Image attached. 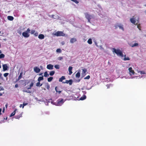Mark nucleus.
<instances>
[{"instance_id": "14", "label": "nucleus", "mask_w": 146, "mask_h": 146, "mask_svg": "<svg viewBox=\"0 0 146 146\" xmlns=\"http://www.w3.org/2000/svg\"><path fill=\"white\" fill-rule=\"evenodd\" d=\"M77 41V40L76 38H72L70 40V42L73 43Z\"/></svg>"}, {"instance_id": "20", "label": "nucleus", "mask_w": 146, "mask_h": 146, "mask_svg": "<svg viewBox=\"0 0 146 146\" xmlns=\"http://www.w3.org/2000/svg\"><path fill=\"white\" fill-rule=\"evenodd\" d=\"M120 29H121L122 31H124V28L123 27V26L122 25L120 24L119 25V27Z\"/></svg>"}, {"instance_id": "44", "label": "nucleus", "mask_w": 146, "mask_h": 146, "mask_svg": "<svg viewBox=\"0 0 146 146\" xmlns=\"http://www.w3.org/2000/svg\"><path fill=\"white\" fill-rule=\"evenodd\" d=\"M119 25H115L114 27L115 29H117L118 27H119Z\"/></svg>"}, {"instance_id": "19", "label": "nucleus", "mask_w": 146, "mask_h": 146, "mask_svg": "<svg viewBox=\"0 0 146 146\" xmlns=\"http://www.w3.org/2000/svg\"><path fill=\"white\" fill-rule=\"evenodd\" d=\"M22 115L21 113L19 115H16L15 116V118L17 119H19L20 118L22 117Z\"/></svg>"}, {"instance_id": "10", "label": "nucleus", "mask_w": 146, "mask_h": 146, "mask_svg": "<svg viewBox=\"0 0 146 146\" xmlns=\"http://www.w3.org/2000/svg\"><path fill=\"white\" fill-rule=\"evenodd\" d=\"M34 70L35 72L36 73H38L40 71V69L37 67L34 68Z\"/></svg>"}, {"instance_id": "58", "label": "nucleus", "mask_w": 146, "mask_h": 146, "mask_svg": "<svg viewBox=\"0 0 146 146\" xmlns=\"http://www.w3.org/2000/svg\"><path fill=\"white\" fill-rule=\"evenodd\" d=\"M2 95H3V94L2 93L0 92V96H2Z\"/></svg>"}, {"instance_id": "48", "label": "nucleus", "mask_w": 146, "mask_h": 146, "mask_svg": "<svg viewBox=\"0 0 146 146\" xmlns=\"http://www.w3.org/2000/svg\"><path fill=\"white\" fill-rule=\"evenodd\" d=\"M2 74L0 73V78L1 79H3V78L2 77Z\"/></svg>"}, {"instance_id": "57", "label": "nucleus", "mask_w": 146, "mask_h": 146, "mask_svg": "<svg viewBox=\"0 0 146 146\" xmlns=\"http://www.w3.org/2000/svg\"><path fill=\"white\" fill-rule=\"evenodd\" d=\"M1 108H0V115H1Z\"/></svg>"}, {"instance_id": "1", "label": "nucleus", "mask_w": 146, "mask_h": 146, "mask_svg": "<svg viewBox=\"0 0 146 146\" xmlns=\"http://www.w3.org/2000/svg\"><path fill=\"white\" fill-rule=\"evenodd\" d=\"M112 51L115 52L117 55L119 56H121V57L123 56V54L122 52L119 49H116L115 48H112Z\"/></svg>"}, {"instance_id": "25", "label": "nucleus", "mask_w": 146, "mask_h": 146, "mask_svg": "<svg viewBox=\"0 0 146 146\" xmlns=\"http://www.w3.org/2000/svg\"><path fill=\"white\" fill-rule=\"evenodd\" d=\"M87 42L89 44H92V39L91 38H89V39H88V40Z\"/></svg>"}, {"instance_id": "23", "label": "nucleus", "mask_w": 146, "mask_h": 146, "mask_svg": "<svg viewBox=\"0 0 146 146\" xmlns=\"http://www.w3.org/2000/svg\"><path fill=\"white\" fill-rule=\"evenodd\" d=\"M44 76L45 77H48L49 76V74H48V72L47 71H46L44 72Z\"/></svg>"}, {"instance_id": "38", "label": "nucleus", "mask_w": 146, "mask_h": 146, "mask_svg": "<svg viewBox=\"0 0 146 146\" xmlns=\"http://www.w3.org/2000/svg\"><path fill=\"white\" fill-rule=\"evenodd\" d=\"M137 27L139 30H141V27L140 24L137 25Z\"/></svg>"}, {"instance_id": "60", "label": "nucleus", "mask_w": 146, "mask_h": 146, "mask_svg": "<svg viewBox=\"0 0 146 146\" xmlns=\"http://www.w3.org/2000/svg\"><path fill=\"white\" fill-rule=\"evenodd\" d=\"M42 73H41L39 74V76H41V75H42Z\"/></svg>"}, {"instance_id": "56", "label": "nucleus", "mask_w": 146, "mask_h": 146, "mask_svg": "<svg viewBox=\"0 0 146 146\" xmlns=\"http://www.w3.org/2000/svg\"><path fill=\"white\" fill-rule=\"evenodd\" d=\"M20 80V79H19V78H18L16 79V82H17L18 81Z\"/></svg>"}, {"instance_id": "61", "label": "nucleus", "mask_w": 146, "mask_h": 146, "mask_svg": "<svg viewBox=\"0 0 146 146\" xmlns=\"http://www.w3.org/2000/svg\"><path fill=\"white\" fill-rule=\"evenodd\" d=\"M4 111H5V108H3V112H4Z\"/></svg>"}, {"instance_id": "17", "label": "nucleus", "mask_w": 146, "mask_h": 146, "mask_svg": "<svg viewBox=\"0 0 146 146\" xmlns=\"http://www.w3.org/2000/svg\"><path fill=\"white\" fill-rule=\"evenodd\" d=\"M7 19L11 21L13 20L14 18L12 16H9L7 17Z\"/></svg>"}, {"instance_id": "29", "label": "nucleus", "mask_w": 146, "mask_h": 146, "mask_svg": "<svg viewBox=\"0 0 146 146\" xmlns=\"http://www.w3.org/2000/svg\"><path fill=\"white\" fill-rule=\"evenodd\" d=\"M138 45V44L137 43H135L134 44L130 45L132 47H133L135 46H137Z\"/></svg>"}, {"instance_id": "40", "label": "nucleus", "mask_w": 146, "mask_h": 146, "mask_svg": "<svg viewBox=\"0 0 146 146\" xmlns=\"http://www.w3.org/2000/svg\"><path fill=\"white\" fill-rule=\"evenodd\" d=\"M35 32V30H33L31 31V33L32 34H34Z\"/></svg>"}, {"instance_id": "49", "label": "nucleus", "mask_w": 146, "mask_h": 146, "mask_svg": "<svg viewBox=\"0 0 146 146\" xmlns=\"http://www.w3.org/2000/svg\"><path fill=\"white\" fill-rule=\"evenodd\" d=\"M15 88H17L18 87V85L17 84H16L15 85Z\"/></svg>"}, {"instance_id": "54", "label": "nucleus", "mask_w": 146, "mask_h": 146, "mask_svg": "<svg viewBox=\"0 0 146 146\" xmlns=\"http://www.w3.org/2000/svg\"><path fill=\"white\" fill-rule=\"evenodd\" d=\"M58 93L60 94V93L61 92V91H58Z\"/></svg>"}, {"instance_id": "35", "label": "nucleus", "mask_w": 146, "mask_h": 146, "mask_svg": "<svg viewBox=\"0 0 146 146\" xmlns=\"http://www.w3.org/2000/svg\"><path fill=\"white\" fill-rule=\"evenodd\" d=\"M54 67L56 69H59L60 68V66L58 65H56L54 66Z\"/></svg>"}, {"instance_id": "3", "label": "nucleus", "mask_w": 146, "mask_h": 146, "mask_svg": "<svg viewBox=\"0 0 146 146\" xmlns=\"http://www.w3.org/2000/svg\"><path fill=\"white\" fill-rule=\"evenodd\" d=\"M64 101L62 99H59L57 101V105L61 106L64 103Z\"/></svg>"}, {"instance_id": "64", "label": "nucleus", "mask_w": 146, "mask_h": 146, "mask_svg": "<svg viewBox=\"0 0 146 146\" xmlns=\"http://www.w3.org/2000/svg\"><path fill=\"white\" fill-rule=\"evenodd\" d=\"M145 14L146 15V10L145 11Z\"/></svg>"}, {"instance_id": "22", "label": "nucleus", "mask_w": 146, "mask_h": 146, "mask_svg": "<svg viewBox=\"0 0 146 146\" xmlns=\"http://www.w3.org/2000/svg\"><path fill=\"white\" fill-rule=\"evenodd\" d=\"M44 79V78L43 76L39 77L38 79V81L39 82L43 80Z\"/></svg>"}, {"instance_id": "9", "label": "nucleus", "mask_w": 146, "mask_h": 146, "mask_svg": "<svg viewBox=\"0 0 146 146\" xmlns=\"http://www.w3.org/2000/svg\"><path fill=\"white\" fill-rule=\"evenodd\" d=\"M130 21L132 23L134 24V25L137 24V23H135L136 21H135V18H134V17H133L131 18L130 19Z\"/></svg>"}, {"instance_id": "27", "label": "nucleus", "mask_w": 146, "mask_h": 146, "mask_svg": "<svg viewBox=\"0 0 146 146\" xmlns=\"http://www.w3.org/2000/svg\"><path fill=\"white\" fill-rule=\"evenodd\" d=\"M17 111V110H15L10 115V117H12L14 116L16 113V111Z\"/></svg>"}, {"instance_id": "6", "label": "nucleus", "mask_w": 146, "mask_h": 146, "mask_svg": "<svg viewBox=\"0 0 146 146\" xmlns=\"http://www.w3.org/2000/svg\"><path fill=\"white\" fill-rule=\"evenodd\" d=\"M128 70L129 72V74L130 75H131L132 74L133 75L134 74V71L133 70H132V67H129L128 69Z\"/></svg>"}, {"instance_id": "50", "label": "nucleus", "mask_w": 146, "mask_h": 146, "mask_svg": "<svg viewBox=\"0 0 146 146\" xmlns=\"http://www.w3.org/2000/svg\"><path fill=\"white\" fill-rule=\"evenodd\" d=\"M4 90V88H0V91H1V90Z\"/></svg>"}, {"instance_id": "16", "label": "nucleus", "mask_w": 146, "mask_h": 146, "mask_svg": "<svg viewBox=\"0 0 146 146\" xmlns=\"http://www.w3.org/2000/svg\"><path fill=\"white\" fill-rule=\"evenodd\" d=\"M65 79V78L64 76H62L59 79V81L60 82H63L62 81Z\"/></svg>"}, {"instance_id": "37", "label": "nucleus", "mask_w": 146, "mask_h": 146, "mask_svg": "<svg viewBox=\"0 0 146 146\" xmlns=\"http://www.w3.org/2000/svg\"><path fill=\"white\" fill-rule=\"evenodd\" d=\"M9 74L8 73H6L3 74L4 76L5 77H7L9 75Z\"/></svg>"}, {"instance_id": "47", "label": "nucleus", "mask_w": 146, "mask_h": 146, "mask_svg": "<svg viewBox=\"0 0 146 146\" xmlns=\"http://www.w3.org/2000/svg\"><path fill=\"white\" fill-rule=\"evenodd\" d=\"M3 120H1V121H4V120L5 119L6 120H7V117H6V118H5V117H3Z\"/></svg>"}, {"instance_id": "41", "label": "nucleus", "mask_w": 146, "mask_h": 146, "mask_svg": "<svg viewBox=\"0 0 146 146\" xmlns=\"http://www.w3.org/2000/svg\"><path fill=\"white\" fill-rule=\"evenodd\" d=\"M56 51L57 52H61V50L60 48H58L56 50Z\"/></svg>"}, {"instance_id": "39", "label": "nucleus", "mask_w": 146, "mask_h": 146, "mask_svg": "<svg viewBox=\"0 0 146 146\" xmlns=\"http://www.w3.org/2000/svg\"><path fill=\"white\" fill-rule=\"evenodd\" d=\"M34 35L35 36H37L38 35V33L37 32H36Z\"/></svg>"}, {"instance_id": "30", "label": "nucleus", "mask_w": 146, "mask_h": 146, "mask_svg": "<svg viewBox=\"0 0 146 146\" xmlns=\"http://www.w3.org/2000/svg\"><path fill=\"white\" fill-rule=\"evenodd\" d=\"M138 73H140L141 74H145L146 73L144 71H139L138 72Z\"/></svg>"}, {"instance_id": "51", "label": "nucleus", "mask_w": 146, "mask_h": 146, "mask_svg": "<svg viewBox=\"0 0 146 146\" xmlns=\"http://www.w3.org/2000/svg\"><path fill=\"white\" fill-rule=\"evenodd\" d=\"M59 60H61L62 59V57H60L59 58Z\"/></svg>"}, {"instance_id": "18", "label": "nucleus", "mask_w": 146, "mask_h": 146, "mask_svg": "<svg viewBox=\"0 0 146 146\" xmlns=\"http://www.w3.org/2000/svg\"><path fill=\"white\" fill-rule=\"evenodd\" d=\"M80 76V73L79 72H78L76 74V77L77 78H79Z\"/></svg>"}, {"instance_id": "21", "label": "nucleus", "mask_w": 146, "mask_h": 146, "mask_svg": "<svg viewBox=\"0 0 146 146\" xmlns=\"http://www.w3.org/2000/svg\"><path fill=\"white\" fill-rule=\"evenodd\" d=\"M86 98V96L85 95H84L83 96H82L80 99V100H84Z\"/></svg>"}, {"instance_id": "36", "label": "nucleus", "mask_w": 146, "mask_h": 146, "mask_svg": "<svg viewBox=\"0 0 146 146\" xmlns=\"http://www.w3.org/2000/svg\"><path fill=\"white\" fill-rule=\"evenodd\" d=\"M90 78V76L89 75H88L86 77L84 78V79H89Z\"/></svg>"}, {"instance_id": "33", "label": "nucleus", "mask_w": 146, "mask_h": 146, "mask_svg": "<svg viewBox=\"0 0 146 146\" xmlns=\"http://www.w3.org/2000/svg\"><path fill=\"white\" fill-rule=\"evenodd\" d=\"M47 88L48 90H49L50 87L49 85L47 83L45 86Z\"/></svg>"}, {"instance_id": "13", "label": "nucleus", "mask_w": 146, "mask_h": 146, "mask_svg": "<svg viewBox=\"0 0 146 146\" xmlns=\"http://www.w3.org/2000/svg\"><path fill=\"white\" fill-rule=\"evenodd\" d=\"M72 67L71 66H70L68 68V71L69 72V74L70 75H71L72 73Z\"/></svg>"}, {"instance_id": "63", "label": "nucleus", "mask_w": 146, "mask_h": 146, "mask_svg": "<svg viewBox=\"0 0 146 146\" xmlns=\"http://www.w3.org/2000/svg\"><path fill=\"white\" fill-rule=\"evenodd\" d=\"M7 105H6V108H7Z\"/></svg>"}, {"instance_id": "11", "label": "nucleus", "mask_w": 146, "mask_h": 146, "mask_svg": "<svg viewBox=\"0 0 146 146\" xmlns=\"http://www.w3.org/2000/svg\"><path fill=\"white\" fill-rule=\"evenodd\" d=\"M46 68L49 70H52L53 68V65L51 64H49L47 65Z\"/></svg>"}, {"instance_id": "15", "label": "nucleus", "mask_w": 146, "mask_h": 146, "mask_svg": "<svg viewBox=\"0 0 146 146\" xmlns=\"http://www.w3.org/2000/svg\"><path fill=\"white\" fill-rule=\"evenodd\" d=\"M44 35L42 34H39L38 36V38L40 39H42L44 38Z\"/></svg>"}, {"instance_id": "34", "label": "nucleus", "mask_w": 146, "mask_h": 146, "mask_svg": "<svg viewBox=\"0 0 146 146\" xmlns=\"http://www.w3.org/2000/svg\"><path fill=\"white\" fill-rule=\"evenodd\" d=\"M22 74H23V73L22 72H21L20 73V74L18 77L19 79H20L22 77Z\"/></svg>"}, {"instance_id": "43", "label": "nucleus", "mask_w": 146, "mask_h": 146, "mask_svg": "<svg viewBox=\"0 0 146 146\" xmlns=\"http://www.w3.org/2000/svg\"><path fill=\"white\" fill-rule=\"evenodd\" d=\"M33 82H31V83L30 85L29 86L32 88V87H33Z\"/></svg>"}, {"instance_id": "7", "label": "nucleus", "mask_w": 146, "mask_h": 146, "mask_svg": "<svg viewBox=\"0 0 146 146\" xmlns=\"http://www.w3.org/2000/svg\"><path fill=\"white\" fill-rule=\"evenodd\" d=\"M22 35L24 37L28 38L29 36L30 35L27 32H24L23 33Z\"/></svg>"}, {"instance_id": "42", "label": "nucleus", "mask_w": 146, "mask_h": 146, "mask_svg": "<svg viewBox=\"0 0 146 146\" xmlns=\"http://www.w3.org/2000/svg\"><path fill=\"white\" fill-rule=\"evenodd\" d=\"M31 31L30 29L29 28H28L27 30L25 31L26 32H27V33H29L30 31Z\"/></svg>"}, {"instance_id": "59", "label": "nucleus", "mask_w": 146, "mask_h": 146, "mask_svg": "<svg viewBox=\"0 0 146 146\" xmlns=\"http://www.w3.org/2000/svg\"><path fill=\"white\" fill-rule=\"evenodd\" d=\"M54 15H52V16H51V17H52V18H54Z\"/></svg>"}, {"instance_id": "31", "label": "nucleus", "mask_w": 146, "mask_h": 146, "mask_svg": "<svg viewBox=\"0 0 146 146\" xmlns=\"http://www.w3.org/2000/svg\"><path fill=\"white\" fill-rule=\"evenodd\" d=\"M42 85V84H40V82H39L37 83L36 84V86H41Z\"/></svg>"}, {"instance_id": "53", "label": "nucleus", "mask_w": 146, "mask_h": 146, "mask_svg": "<svg viewBox=\"0 0 146 146\" xmlns=\"http://www.w3.org/2000/svg\"><path fill=\"white\" fill-rule=\"evenodd\" d=\"M23 104H21L20 105V106H19V107H20V108H21V107H23Z\"/></svg>"}, {"instance_id": "32", "label": "nucleus", "mask_w": 146, "mask_h": 146, "mask_svg": "<svg viewBox=\"0 0 146 146\" xmlns=\"http://www.w3.org/2000/svg\"><path fill=\"white\" fill-rule=\"evenodd\" d=\"M5 55L3 54H0V59L3 58L5 57Z\"/></svg>"}, {"instance_id": "52", "label": "nucleus", "mask_w": 146, "mask_h": 146, "mask_svg": "<svg viewBox=\"0 0 146 146\" xmlns=\"http://www.w3.org/2000/svg\"><path fill=\"white\" fill-rule=\"evenodd\" d=\"M57 87H56L55 88V90L56 91V92H58V90L57 89Z\"/></svg>"}, {"instance_id": "55", "label": "nucleus", "mask_w": 146, "mask_h": 146, "mask_svg": "<svg viewBox=\"0 0 146 146\" xmlns=\"http://www.w3.org/2000/svg\"><path fill=\"white\" fill-rule=\"evenodd\" d=\"M31 87H30V86H29V87H28L27 88V89L29 90V89H31Z\"/></svg>"}, {"instance_id": "28", "label": "nucleus", "mask_w": 146, "mask_h": 146, "mask_svg": "<svg viewBox=\"0 0 146 146\" xmlns=\"http://www.w3.org/2000/svg\"><path fill=\"white\" fill-rule=\"evenodd\" d=\"M53 79V78L52 77H51L48 78V79H47L48 82H51L52 80Z\"/></svg>"}, {"instance_id": "2", "label": "nucleus", "mask_w": 146, "mask_h": 146, "mask_svg": "<svg viewBox=\"0 0 146 146\" xmlns=\"http://www.w3.org/2000/svg\"><path fill=\"white\" fill-rule=\"evenodd\" d=\"M53 35L54 36H65V34L63 32L59 31L56 32Z\"/></svg>"}, {"instance_id": "26", "label": "nucleus", "mask_w": 146, "mask_h": 146, "mask_svg": "<svg viewBox=\"0 0 146 146\" xmlns=\"http://www.w3.org/2000/svg\"><path fill=\"white\" fill-rule=\"evenodd\" d=\"M55 73V71H50L49 73V75L51 76L53 75Z\"/></svg>"}, {"instance_id": "62", "label": "nucleus", "mask_w": 146, "mask_h": 146, "mask_svg": "<svg viewBox=\"0 0 146 146\" xmlns=\"http://www.w3.org/2000/svg\"><path fill=\"white\" fill-rule=\"evenodd\" d=\"M2 52L1 50H0V54Z\"/></svg>"}, {"instance_id": "12", "label": "nucleus", "mask_w": 146, "mask_h": 146, "mask_svg": "<svg viewBox=\"0 0 146 146\" xmlns=\"http://www.w3.org/2000/svg\"><path fill=\"white\" fill-rule=\"evenodd\" d=\"M3 70L4 71L7 70L8 67L6 64H4L3 65Z\"/></svg>"}, {"instance_id": "45", "label": "nucleus", "mask_w": 146, "mask_h": 146, "mask_svg": "<svg viewBox=\"0 0 146 146\" xmlns=\"http://www.w3.org/2000/svg\"><path fill=\"white\" fill-rule=\"evenodd\" d=\"M23 92H27V93H31V92L29 90H24L23 91Z\"/></svg>"}, {"instance_id": "5", "label": "nucleus", "mask_w": 146, "mask_h": 146, "mask_svg": "<svg viewBox=\"0 0 146 146\" xmlns=\"http://www.w3.org/2000/svg\"><path fill=\"white\" fill-rule=\"evenodd\" d=\"M62 83L64 84H69L70 85H71L72 84V80L70 79L69 80H66L65 82H63Z\"/></svg>"}, {"instance_id": "4", "label": "nucleus", "mask_w": 146, "mask_h": 146, "mask_svg": "<svg viewBox=\"0 0 146 146\" xmlns=\"http://www.w3.org/2000/svg\"><path fill=\"white\" fill-rule=\"evenodd\" d=\"M85 17L88 19V22H90V20L92 18V15H90L87 13H85Z\"/></svg>"}, {"instance_id": "46", "label": "nucleus", "mask_w": 146, "mask_h": 146, "mask_svg": "<svg viewBox=\"0 0 146 146\" xmlns=\"http://www.w3.org/2000/svg\"><path fill=\"white\" fill-rule=\"evenodd\" d=\"M28 104L27 103H23V107H22V108H23L24 107V106H26V105H27V104Z\"/></svg>"}, {"instance_id": "24", "label": "nucleus", "mask_w": 146, "mask_h": 146, "mask_svg": "<svg viewBox=\"0 0 146 146\" xmlns=\"http://www.w3.org/2000/svg\"><path fill=\"white\" fill-rule=\"evenodd\" d=\"M126 55H124V58L123 60L125 61H126L127 60H129L130 58L128 57H126Z\"/></svg>"}, {"instance_id": "8", "label": "nucleus", "mask_w": 146, "mask_h": 146, "mask_svg": "<svg viewBox=\"0 0 146 146\" xmlns=\"http://www.w3.org/2000/svg\"><path fill=\"white\" fill-rule=\"evenodd\" d=\"M87 70L86 69H82V77H84L86 74V72Z\"/></svg>"}]
</instances>
